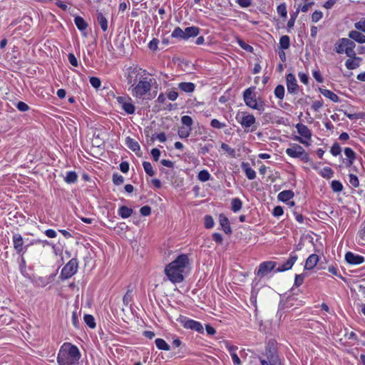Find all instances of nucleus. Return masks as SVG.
Here are the masks:
<instances>
[{
    "label": "nucleus",
    "mask_w": 365,
    "mask_h": 365,
    "mask_svg": "<svg viewBox=\"0 0 365 365\" xmlns=\"http://www.w3.org/2000/svg\"><path fill=\"white\" fill-rule=\"evenodd\" d=\"M189 262L187 255H180L165 267L164 272L168 279L173 284L182 282L184 280L183 273Z\"/></svg>",
    "instance_id": "1"
},
{
    "label": "nucleus",
    "mask_w": 365,
    "mask_h": 365,
    "mask_svg": "<svg viewBox=\"0 0 365 365\" xmlns=\"http://www.w3.org/2000/svg\"><path fill=\"white\" fill-rule=\"evenodd\" d=\"M81 354L78 348L68 342L63 343L58 353V365H78Z\"/></svg>",
    "instance_id": "2"
},
{
    "label": "nucleus",
    "mask_w": 365,
    "mask_h": 365,
    "mask_svg": "<svg viewBox=\"0 0 365 365\" xmlns=\"http://www.w3.org/2000/svg\"><path fill=\"white\" fill-rule=\"evenodd\" d=\"M255 89V86L245 89L243 92V100L247 106L262 113L264 110V102L262 100L257 101Z\"/></svg>",
    "instance_id": "3"
},
{
    "label": "nucleus",
    "mask_w": 365,
    "mask_h": 365,
    "mask_svg": "<svg viewBox=\"0 0 365 365\" xmlns=\"http://www.w3.org/2000/svg\"><path fill=\"white\" fill-rule=\"evenodd\" d=\"M235 118L245 132H254L257 128L256 118L252 114L245 111L238 112Z\"/></svg>",
    "instance_id": "4"
},
{
    "label": "nucleus",
    "mask_w": 365,
    "mask_h": 365,
    "mask_svg": "<svg viewBox=\"0 0 365 365\" xmlns=\"http://www.w3.org/2000/svg\"><path fill=\"white\" fill-rule=\"evenodd\" d=\"M355 43L347 38H341L335 43L334 51L339 54L345 53L348 57H353L356 55L354 48Z\"/></svg>",
    "instance_id": "5"
},
{
    "label": "nucleus",
    "mask_w": 365,
    "mask_h": 365,
    "mask_svg": "<svg viewBox=\"0 0 365 365\" xmlns=\"http://www.w3.org/2000/svg\"><path fill=\"white\" fill-rule=\"evenodd\" d=\"M151 89L150 82L146 78H140L139 82L133 86H130L132 95L138 98H142Z\"/></svg>",
    "instance_id": "6"
},
{
    "label": "nucleus",
    "mask_w": 365,
    "mask_h": 365,
    "mask_svg": "<svg viewBox=\"0 0 365 365\" xmlns=\"http://www.w3.org/2000/svg\"><path fill=\"white\" fill-rule=\"evenodd\" d=\"M296 128L300 136L295 135L293 139L306 146H309V140L312 135L311 130L306 125L302 123H297Z\"/></svg>",
    "instance_id": "7"
},
{
    "label": "nucleus",
    "mask_w": 365,
    "mask_h": 365,
    "mask_svg": "<svg viewBox=\"0 0 365 365\" xmlns=\"http://www.w3.org/2000/svg\"><path fill=\"white\" fill-rule=\"evenodd\" d=\"M285 153L287 155L294 158H299L302 161L307 163L309 160V156L305 150L297 143H292L290 147L287 148Z\"/></svg>",
    "instance_id": "8"
},
{
    "label": "nucleus",
    "mask_w": 365,
    "mask_h": 365,
    "mask_svg": "<svg viewBox=\"0 0 365 365\" xmlns=\"http://www.w3.org/2000/svg\"><path fill=\"white\" fill-rule=\"evenodd\" d=\"M264 354L271 365H282L281 361L277 354V349L275 341H269L267 343Z\"/></svg>",
    "instance_id": "9"
},
{
    "label": "nucleus",
    "mask_w": 365,
    "mask_h": 365,
    "mask_svg": "<svg viewBox=\"0 0 365 365\" xmlns=\"http://www.w3.org/2000/svg\"><path fill=\"white\" fill-rule=\"evenodd\" d=\"M78 268V262L76 258H72L69 260L66 265L62 268L60 277L61 279H68L74 275Z\"/></svg>",
    "instance_id": "10"
},
{
    "label": "nucleus",
    "mask_w": 365,
    "mask_h": 365,
    "mask_svg": "<svg viewBox=\"0 0 365 365\" xmlns=\"http://www.w3.org/2000/svg\"><path fill=\"white\" fill-rule=\"evenodd\" d=\"M142 69L138 66H130L125 74V77L128 84L133 86L140 75Z\"/></svg>",
    "instance_id": "11"
},
{
    "label": "nucleus",
    "mask_w": 365,
    "mask_h": 365,
    "mask_svg": "<svg viewBox=\"0 0 365 365\" xmlns=\"http://www.w3.org/2000/svg\"><path fill=\"white\" fill-rule=\"evenodd\" d=\"M181 323L185 329H191L200 334H202L204 331L203 327L200 322L185 318L181 321Z\"/></svg>",
    "instance_id": "12"
},
{
    "label": "nucleus",
    "mask_w": 365,
    "mask_h": 365,
    "mask_svg": "<svg viewBox=\"0 0 365 365\" xmlns=\"http://www.w3.org/2000/svg\"><path fill=\"white\" fill-rule=\"evenodd\" d=\"M14 248L16 253L21 255L26 252L27 246L24 247V240L21 234L14 233L12 236Z\"/></svg>",
    "instance_id": "13"
},
{
    "label": "nucleus",
    "mask_w": 365,
    "mask_h": 365,
    "mask_svg": "<svg viewBox=\"0 0 365 365\" xmlns=\"http://www.w3.org/2000/svg\"><path fill=\"white\" fill-rule=\"evenodd\" d=\"M276 266V262L272 261H267L262 262L257 272V275L260 278L264 277L271 271H272Z\"/></svg>",
    "instance_id": "14"
},
{
    "label": "nucleus",
    "mask_w": 365,
    "mask_h": 365,
    "mask_svg": "<svg viewBox=\"0 0 365 365\" xmlns=\"http://www.w3.org/2000/svg\"><path fill=\"white\" fill-rule=\"evenodd\" d=\"M131 98L125 97H118V102L121 106V108L128 114H133L135 111V107L131 102Z\"/></svg>",
    "instance_id": "15"
},
{
    "label": "nucleus",
    "mask_w": 365,
    "mask_h": 365,
    "mask_svg": "<svg viewBox=\"0 0 365 365\" xmlns=\"http://www.w3.org/2000/svg\"><path fill=\"white\" fill-rule=\"evenodd\" d=\"M345 260L347 263L352 265L361 264L364 262V257L355 254L351 252H347L345 254Z\"/></svg>",
    "instance_id": "16"
},
{
    "label": "nucleus",
    "mask_w": 365,
    "mask_h": 365,
    "mask_svg": "<svg viewBox=\"0 0 365 365\" xmlns=\"http://www.w3.org/2000/svg\"><path fill=\"white\" fill-rule=\"evenodd\" d=\"M297 259H298L297 255L295 253L292 252L290 254L289 259L284 263H283L282 265L278 267L277 268L276 271L278 272H284V271L290 269L292 267V266L294 264V263L296 262Z\"/></svg>",
    "instance_id": "17"
},
{
    "label": "nucleus",
    "mask_w": 365,
    "mask_h": 365,
    "mask_svg": "<svg viewBox=\"0 0 365 365\" xmlns=\"http://www.w3.org/2000/svg\"><path fill=\"white\" fill-rule=\"evenodd\" d=\"M287 91L290 93H296L298 90V84L294 74L289 73L286 78Z\"/></svg>",
    "instance_id": "18"
},
{
    "label": "nucleus",
    "mask_w": 365,
    "mask_h": 365,
    "mask_svg": "<svg viewBox=\"0 0 365 365\" xmlns=\"http://www.w3.org/2000/svg\"><path fill=\"white\" fill-rule=\"evenodd\" d=\"M348 36L349 38L359 43H365V35L363 34V32H361L356 29L350 31L348 34Z\"/></svg>",
    "instance_id": "19"
},
{
    "label": "nucleus",
    "mask_w": 365,
    "mask_h": 365,
    "mask_svg": "<svg viewBox=\"0 0 365 365\" xmlns=\"http://www.w3.org/2000/svg\"><path fill=\"white\" fill-rule=\"evenodd\" d=\"M361 58L357 57L356 54L353 57H349L345 62L346 67L349 70H354L360 66V61Z\"/></svg>",
    "instance_id": "20"
},
{
    "label": "nucleus",
    "mask_w": 365,
    "mask_h": 365,
    "mask_svg": "<svg viewBox=\"0 0 365 365\" xmlns=\"http://www.w3.org/2000/svg\"><path fill=\"white\" fill-rule=\"evenodd\" d=\"M319 259V256L317 255L312 254L309 255L305 262L304 269H312L317 265Z\"/></svg>",
    "instance_id": "21"
},
{
    "label": "nucleus",
    "mask_w": 365,
    "mask_h": 365,
    "mask_svg": "<svg viewBox=\"0 0 365 365\" xmlns=\"http://www.w3.org/2000/svg\"><path fill=\"white\" fill-rule=\"evenodd\" d=\"M241 168L249 180H254L256 178V172L250 167L249 163L242 162Z\"/></svg>",
    "instance_id": "22"
},
{
    "label": "nucleus",
    "mask_w": 365,
    "mask_h": 365,
    "mask_svg": "<svg viewBox=\"0 0 365 365\" xmlns=\"http://www.w3.org/2000/svg\"><path fill=\"white\" fill-rule=\"evenodd\" d=\"M219 222L220 225L222 227L223 231L226 234H231L232 229L230 225L229 220L227 217H225L224 215H220L219 216Z\"/></svg>",
    "instance_id": "23"
},
{
    "label": "nucleus",
    "mask_w": 365,
    "mask_h": 365,
    "mask_svg": "<svg viewBox=\"0 0 365 365\" xmlns=\"http://www.w3.org/2000/svg\"><path fill=\"white\" fill-rule=\"evenodd\" d=\"M344 155L347 158L346 166H351L356 157V153L351 148H346Z\"/></svg>",
    "instance_id": "24"
},
{
    "label": "nucleus",
    "mask_w": 365,
    "mask_h": 365,
    "mask_svg": "<svg viewBox=\"0 0 365 365\" xmlns=\"http://www.w3.org/2000/svg\"><path fill=\"white\" fill-rule=\"evenodd\" d=\"M53 278V275L38 277L35 279V284L36 286L44 287L52 282Z\"/></svg>",
    "instance_id": "25"
},
{
    "label": "nucleus",
    "mask_w": 365,
    "mask_h": 365,
    "mask_svg": "<svg viewBox=\"0 0 365 365\" xmlns=\"http://www.w3.org/2000/svg\"><path fill=\"white\" fill-rule=\"evenodd\" d=\"M294 196V192L292 190H283L278 194L277 198L279 200L287 202L289 201Z\"/></svg>",
    "instance_id": "26"
},
{
    "label": "nucleus",
    "mask_w": 365,
    "mask_h": 365,
    "mask_svg": "<svg viewBox=\"0 0 365 365\" xmlns=\"http://www.w3.org/2000/svg\"><path fill=\"white\" fill-rule=\"evenodd\" d=\"M96 20L101 26V29L103 31H106L108 30V20L106 16L101 12H98L96 14Z\"/></svg>",
    "instance_id": "27"
},
{
    "label": "nucleus",
    "mask_w": 365,
    "mask_h": 365,
    "mask_svg": "<svg viewBox=\"0 0 365 365\" xmlns=\"http://www.w3.org/2000/svg\"><path fill=\"white\" fill-rule=\"evenodd\" d=\"M186 40L190 37L197 36L200 33V29L197 26L187 27L184 30Z\"/></svg>",
    "instance_id": "28"
},
{
    "label": "nucleus",
    "mask_w": 365,
    "mask_h": 365,
    "mask_svg": "<svg viewBox=\"0 0 365 365\" xmlns=\"http://www.w3.org/2000/svg\"><path fill=\"white\" fill-rule=\"evenodd\" d=\"M319 91L324 96L330 99L331 101L335 102V103L339 101V96L336 94H335L334 92L331 91L330 90L320 88Z\"/></svg>",
    "instance_id": "29"
},
{
    "label": "nucleus",
    "mask_w": 365,
    "mask_h": 365,
    "mask_svg": "<svg viewBox=\"0 0 365 365\" xmlns=\"http://www.w3.org/2000/svg\"><path fill=\"white\" fill-rule=\"evenodd\" d=\"M178 88L185 93H192L194 91L195 86L191 82H182L178 84Z\"/></svg>",
    "instance_id": "30"
},
{
    "label": "nucleus",
    "mask_w": 365,
    "mask_h": 365,
    "mask_svg": "<svg viewBox=\"0 0 365 365\" xmlns=\"http://www.w3.org/2000/svg\"><path fill=\"white\" fill-rule=\"evenodd\" d=\"M74 23L81 31H85L88 27V24L81 16H76L74 19Z\"/></svg>",
    "instance_id": "31"
},
{
    "label": "nucleus",
    "mask_w": 365,
    "mask_h": 365,
    "mask_svg": "<svg viewBox=\"0 0 365 365\" xmlns=\"http://www.w3.org/2000/svg\"><path fill=\"white\" fill-rule=\"evenodd\" d=\"M125 143L126 145L134 152L138 151L140 149L139 143L130 137L126 138Z\"/></svg>",
    "instance_id": "32"
},
{
    "label": "nucleus",
    "mask_w": 365,
    "mask_h": 365,
    "mask_svg": "<svg viewBox=\"0 0 365 365\" xmlns=\"http://www.w3.org/2000/svg\"><path fill=\"white\" fill-rule=\"evenodd\" d=\"M133 209L126 206H121L118 209V215L123 219L128 218L133 214Z\"/></svg>",
    "instance_id": "33"
},
{
    "label": "nucleus",
    "mask_w": 365,
    "mask_h": 365,
    "mask_svg": "<svg viewBox=\"0 0 365 365\" xmlns=\"http://www.w3.org/2000/svg\"><path fill=\"white\" fill-rule=\"evenodd\" d=\"M171 36L180 40H186L184 30L179 26L174 29L171 34Z\"/></svg>",
    "instance_id": "34"
},
{
    "label": "nucleus",
    "mask_w": 365,
    "mask_h": 365,
    "mask_svg": "<svg viewBox=\"0 0 365 365\" xmlns=\"http://www.w3.org/2000/svg\"><path fill=\"white\" fill-rule=\"evenodd\" d=\"M155 343L158 349L165 351L170 349V345L163 339H156Z\"/></svg>",
    "instance_id": "35"
},
{
    "label": "nucleus",
    "mask_w": 365,
    "mask_h": 365,
    "mask_svg": "<svg viewBox=\"0 0 365 365\" xmlns=\"http://www.w3.org/2000/svg\"><path fill=\"white\" fill-rule=\"evenodd\" d=\"M78 175L75 171L67 172L64 180L68 184L74 183L77 181Z\"/></svg>",
    "instance_id": "36"
},
{
    "label": "nucleus",
    "mask_w": 365,
    "mask_h": 365,
    "mask_svg": "<svg viewBox=\"0 0 365 365\" xmlns=\"http://www.w3.org/2000/svg\"><path fill=\"white\" fill-rule=\"evenodd\" d=\"M334 170L329 167H325L319 172V175L322 178L327 179L332 178L334 176Z\"/></svg>",
    "instance_id": "37"
},
{
    "label": "nucleus",
    "mask_w": 365,
    "mask_h": 365,
    "mask_svg": "<svg viewBox=\"0 0 365 365\" xmlns=\"http://www.w3.org/2000/svg\"><path fill=\"white\" fill-rule=\"evenodd\" d=\"M242 202L240 199L236 197L232 200L231 207L234 212L240 211L242 208Z\"/></svg>",
    "instance_id": "38"
},
{
    "label": "nucleus",
    "mask_w": 365,
    "mask_h": 365,
    "mask_svg": "<svg viewBox=\"0 0 365 365\" xmlns=\"http://www.w3.org/2000/svg\"><path fill=\"white\" fill-rule=\"evenodd\" d=\"M331 188L334 192H340L343 190V185L339 180H332L331 182Z\"/></svg>",
    "instance_id": "39"
},
{
    "label": "nucleus",
    "mask_w": 365,
    "mask_h": 365,
    "mask_svg": "<svg viewBox=\"0 0 365 365\" xmlns=\"http://www.w3.org/2000/svg\"><path fill=\"white\" fill-rule=\"evenodd\" d=\"M84 322L88 325V327L91 329H94L96 326L95 322V319L91 314H85L84 315Z\"/></svg>",
    "instance_id": "40"
},
{
    "label": "nucleus",
    "mask_w": 365,
    "mask_h": 365,
    "mask_svg": "<svg viewBox=\"0 0 365 365\" xmlns=\"http://www.w3.org/2000/svg\"><path fill=\"white\" fill-rule=\"evenodd\" d=\"M211 178V175L207 170H202L199 172L197 175V178L201 182H207Z\"/></svg>",
    "instance_id": "41"
},
{
    "label": "nucleus",
    "mask_w": 365,
    "mask_h": 365,
    "mask_svg": "<svg viewBox=\"0 0 365 365\" xmlns=\"http://www.w3.org/2000/svg\"><path fill=\"white\" fill-rule=\"evenodd\" d=\"M192 128L181 127L178 130V135L180 138H187L190 136Z\"/></svg>",
    "instance_id": "42"
},
{
    "label": "nucleus",
    "mask_w": 365,
    "mask_h": 365,
    "mask_svg": "<svg viewBox=\"0 0 365 365\" xmlns=\"http://www.w3.org/2000/svg\"><path fill=\"white\" fill-rule=\"evenodd\" d=\"M279 45L282 49H287L290 46L289 37L287 35L282 36L279 39Z\"/></svg>",
    "instance_id": "43"
},
{
    "label": "nucleus",
    "mask_w": 365,
    "mask_h": 365,
    "mask_svg": "<svg viewBox=\"0 0 365 365\" xmlns=\"http://www.w3.org/2000/svg\"><path fill=\"white\" fill-rule=\"evenodd\" d=\"M354 26L355 29L365 34V17L361 18L358 21L354 23Z\"/></svg>",
    "instance_id": "44"
},
{
    "label": "nucleus",
    "mask_w": 365,
    "mask_h": 365,
    "mask_svg": "<svg viewBox=\"0 0 365 365\" xmlns=\"http://www.w3.org/2000/svg\"><path fill=\"white\" fill-rule=\"evenodd\" d=\"M274 95L276 98L282 100L284 96V87L282 85H278L274 89Z\"/></svg>",
    "instance_id": "45"
},
{
    "label": "nucleus",
    "mask_w": 365,
    "mask_h": 365,
    "mask_svg": "<svg viewBox=\"0 0 365 365\" xmlns=\"http://www.w3.org/2000/svg\"><path fill=\"white\" fill-rule=\"evenodd\" d=\"M143 166L145 172L149 176H153L155 175V172L153 170V166L150 163L145 161L143 163Z\"/></svg>",
    "instance_id": "46"
},
{
    "label": "nucleus",
    "mask_w": 365,
    "mask_h": 365,
    "mask_svg": "<svg viewBox=\"0 0 365 365\" xmlns=\"http://www.w3.org/2000/svg\"><path fill=\"white\" fill-rule=\"evenodd\" d=\"M341 148L338 143H334L330 149V153L334 156H338L341 154Z\"/></svg>",
    "instance_id": "47"
},
{
    "label": "nucleus",
    "mask_w": 365,
    "mask_h": 365,
    "mask_svg": "<svg viewBox=\"0 0 365 365\" xmlns=\"http://www.w3.org/2000/svg\"><path fill=\"white\" fill-rule=\"evenodd\" d=\"M181 123L185 125L187 128H191L193 120L192 118L189 115H183L181 118Z\"/></svg>",
    "instance_id": "48"
},
{
    "label": "nucleus",
    "mask_w": 365,
    "mask_h": 365,
    "mask_svg": "<svg viewBox=\"0 0 365 365\" xmlns=\"http://www.w3.org/2000/svg\"><path fill=\"white\" fill-rule=\"evenodd\" d=\"M89 82H90L91 85L94 88H96V89L99 88L101 86V81L100 78L98 77H94V76L90 77Z\"/></svg>",
    "instance_id": "49"
},
{
    "label": "nucleus",
    "mask_w": 365,
    "mask_h": 365,
    "mask_svg": "<svg viewBox=\"0 0 365 365\" xmlns=\"http://www.w3.org/2000/svg\"><path fill=\"white\" fill-rule=\"evenodd\" d=\"M277 11L280 16L287 17V11L286 4L284 3L279 4L277 8Z\"/></svg>",
    "instance_id": "50"
},
{
    "label": "nucleus",
    "mask_w": 365,
    "mask_h": 365,
    "mask_svg": "<svg viewBox=\"0 0 365 365\" xmlns=\"http://www.w3.org/2000/svg\"><path fill=\"white\" fill-rule=\"evenodd\" d=\"M349 183L354 188H356L359 186V180L356 175H355L354 174H349Z\"/></svg>",
    "instance_id": "51"
},
{
    "label": "nucleus",
    "mask_w": 365,
    "mask_h": 365,
    "mask_svg": "<svg viewBox=\"0 0 365 365\" xmlns=\"http://www.w3.org/2000/svg\"><path fill=\"white\" fill-rule=\"evenodd\" d=\"M204 224L207 229L213 227L215 223L212 217L210 215H205Z\"/></svg>",
    "instance_id": "52"
},
{
    "label": "nucleus",
    "mask_w": 365,
    "mask_h": 365,
    "mask_svg": "<svg viewBox=\"0 0 365 365\" xmlns=\"http://www.w3.org/2000/svg\"><path fill=\"white\" fill-rule=\"evenodd\" d=\"M210 125L212 128L221 129L226 126V123L220 122L217 119H212L210 122Z\"/></svg>",
    "instance_id": "53"
},
{
    "label": "nucleus",
    "mask_w": 365,
    "mask_h": 365,
    "mask_svg": "<svg viewBox=\"0 0 365 365\" xmlns=\"http://www.w3.org/2000/svg\"><path fill=\"white\" fill-rule=\"evenodd\" d=\"M132 291L128 289L123 296V302L124 305L128 306L132 301Z\"/></svg>",
    "instance_id": "54"
},
{
    "label": "nucleus",
    "mask_w": 365,
    "mask_h": 365,
    "mask_svg": "<svg viewBox=\"0 0 365 365\" xmlns=\"http://www.w3.org/2000/svg\"><path fill=\"white\" fill-rule=\"evenodd\" d=\"M123 181L124 178L122 175L118 173H114L113 175V182L115 185H120L123 183Z\"/></svg>",
    "instance_id": "55"
},
{
    "label": "nucleus",
    "mask_w": 365,
    "mask_h": 365,
    "mask_svg": "<svg viewBox=\"0 0 365 365\" xmlns=\"http://www.w3.org/2000/svg\"><path fill=\"white\" fill-rule=\"evenodd\" d=\"M221 148L223 150L226 151L229 155H230L232 156H234L235 154V149L232 148L229 145H227L226 143H222L221 144Z\"/></svg>",
    "instance_id": "56"
},
{
    "label": "nucleus",
    "mask_w": 365,
    "mask_h": 365,
    "mask_svg": "<svg viewBox=\"0 0 365 365\" xmlns=\"http://www.w3.org/2000/svg\"><path fill=\"white\" fill-rule=\"evenodd\" d=\"M323 16V13L320 11H315L312 15V21L314 23L318 22Z\"/></svg>",
    "instance_id": "57"
},
{
    "label": "nucleus",
    "mask_w": 365,
    "mask_h": 365,
    "mask_svg": "<svg viewBox=\"0 0 365 365\" xmlns=\"http://www.w3.org/2000/svg\"><path fill=\"white\" fill-rule=\"evenodd\" d=\"M140 213L143 216H148L151 213V208L148 205H145L140 209Z\"/></svg>",
    "instance_id": "58"
},
{
    "label": "nucleus",
    "mask_w": 365,
    "mask_h": 365,
    "mask_svg": "<svg viewBox=\"0 0 365 365\" xmlns=\"http://www.w3.org/2000/svg\"><path fill=\"white\" fill-rule=\"evenodd\" d=\"M68 59L69 63L73 66H75V67L78 66V60H77V58H76V56H75V55L73 53H68Z\"/></svg>",
    "instance_id": "59"
},
{
    "label": "nucleus",
    "mask_w": 365,
    "mask_h": 365,
    "mask_svg": "<svg viewBox=\"0 0 365 365\" xmlns=\"http://www.w3.org/2000/svg\"><path fill=\"white\" fill-rule=\"evenodd\" d=\"M159 40L157 38H153L148 43V48L152 51H156L158 49Z\"/></svg>",
    "instance_id": "60"
},
{
    "label": "nucleus",
    "mask_w": 365,
    "mask_h": 365,
    "mask_svg": "<svg viewBox=\"0 0 365 365\" xmlns=\"http://www.w3.org/2000/svg\"><path fill=\"white\" fill-rule=\"evenodd\" d=\"M16 108L22 112L27 111L29 109V106L24 102L19 101L16 104Z\"/></svg>",
    "instance_id": "61"
},
{
    "label": "nucleus",
    "mask_w": 365,
    "mask_h": 365,
    "mask_svg": "<svg viewBox=\"0 0 365 365\" xmlns=\"http://www.w3.org/2000/svg\"><path fill=\"white\" fill-rule=\"evenodd\" d=\"M284 210L281 206H276L272 211V215L274 217H280L283 215Z\"/></svg>",
    "instance_id": "62"
},
{
    "label": "nucleus",
    "mask_w": 365,
    "mask_h": 365,
    "mask_svg": "<svg viewBox=\"0 0 365 365\" xmlns=\"http://www.w3.org/2000/svg\"><path fill=\"white\" fill-rule=\"evenodd\" d=\"M304 279V275L303 274H296L295 279H294V284L297 287L300 286L302 284Z\"/></svg>",
    "instance_id": "63"
},
{
    "label": "nucleus",
    "mask_w": 365,
    "mask_h": 365,
    "mask_svg": "<svg viewBox=\"0 0 365 365\" xmlns=\"http://www.w3.org/2000/svg\"><path fill=\"white\" fill-rule=\"evenodd\" d=\"M238 43H239V45L240 46V47L242 48H243L244 50H245L247 51H249V52H252L253 51L252 46H251L250 45L245 43L243 41L240 40L238 41Z\"/></svg>",
    "instance_id": "64"
}]
</instances>
